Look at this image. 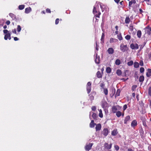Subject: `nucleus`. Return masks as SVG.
<instances>
[{"mask_svg":"<svg viewBox=\"0 0 151 151\" xmlns=\"http://www.w3.org/2000/svg\"><path fill=\"white\" fill-rule=\"evenodd\" d=\"M93 14L95 15V17H97L99 18L100 17V15L101 14V13L100 12L98 11V12L97 11L96 7L95 6H94L93 11Z\"/></svg>","mask_w":151,"mask_h":151,"instance_id":"nucleus-1","label":"nucleus"},{"mask_svg":"<svg viewBox=\"0 0 151 151\" xmlns=\"http://www.w3.org/2000/svg\"><path fill=\"white\" fill-rule=\"evenodd\" d=\"M120 49L121 51L124 52L127 51L128 50V48L127 45H124V44H121L120 46Z\"/></svg>","mask_w":151,"mask_h":151,"instance_id":"nucleus-2","label":"nucleus"},{"mask_svg":"<svg viewBox=\"0 0 151 151\" xmlns=\"http://www.w3.org/2000/svg\"><path fill=\"white\" fill-rule=\"evenodd\" d=\"M120 109V107L119 105L113 106L111 108V111L113 113H116L118 110Z\"/></svg>","mask_w":151,"mask_h":151,"instance_id":"nucleus-3","label":"nucleus"},{"mask_svg":"<svg viewBox=\"0 0 151 151\" xmlns=\"http://www.w3.org/2000/svg\"><path fill=\"white\" fill-rule=\"evenodd\" d=\"M93 145V143H89L88 144H86L85 147V150L86 151H88L91 149Z\"/></svg>","mask_w":151,"mask_h":151,"instance_id":"nucleus-4","label":"nucleus"},{"mask_svg":"<svg viewBox=\"0 0 151 151\" xmlns=\"http://www.w3.org/2000/svg\"><path fill=\"white\" fill-rule=\"evenodd\" d=\"M130 46L131 48L133 50L135 49H138L139 48L138 45L137 43H136L135 44H134L133 43H132L130 45Z\"/></svg>","mask_w":151,"mask_h":151,"instance_id":"nucleus-5","label":"nucleus"},{"mask_svg":"<svg viewBox=\"0 0 151 151\" xmlns=\"http://www.w3.org/2000/svg\"><path fill=\"white\" fill-rule=\"evenodd\" d=\"M112 144L110 143V145H109L107 143H105L104 144V147L107 150H109L111 148Z\"/></svg>","mask_w":151,"mask_h":151,"instance_id":"nucleus-6","label":"nucleus"},{"mask_svg":"<svg viewBox=\"0 0 151 151\" xmlns=\"http://www.w3.org/2000/svg\"><path fill=\"white\" fill-rule=\"evenodd\" d=\"M109 131L107 128H104L102 131V133L105 136H106L108 134Z\"/></svg>","mask_w":151,"mask_h":151,"instance_id":"nucleus-7","label":"nucleus"},{"mask_svg":"<svg viewBox=\"0 0 151 151\" xmlns=\"http://www.w3.org/2000/svg\"><path fill=\"white\" fill-rule=\"evenodd\" d=\"M145 29H147L146 33L148 35H150L151 34V27H150L149 26H147Z\"/></svg>","mask_w":151,"mask_h":151,"instance_id":"nucleus-8","label":"nucleus"},{"mask_svg":"<svg viewBox=\"0 0 151 151\" xmlns=\"http://www.w3.org/2000/svg\"><path fill=\"white\" fill-rule=\"evenodd\" d=\"M8 38L9 40H10L11 39V34L9 33H8L6 34L4 36V39L5 40H7Z\"/></svg>","mask_w":151,"mask_h":151,"instance_id":"nucleus-9","label":"nucleus"},{"mask_svg":"<svg viewBox=\"0 0 151 151\" xmlns=\"http://www.w3.org/2000/svg\"><path fill=\"white\" fill-rule=\"evenodd\" d=\"M118 41L117 39L114 38H111L109 40V43H115Z\"/></svg>","mask_w":151,"mask_h":151,"instance_id":"nucleus-10","label":"nucleus"},{"mask_svg":"<svg viewBox=\"0 0 151 151\" xmlns=\"http://www.w3.org/2000/svg\"><path fill=\"white\" fill-rule=\"evenodd\" d=\"M107 51L109 54H113L114 51V50L112 47L109 48Z\"/></svg>","mask_w":151,"mask_h":151,"instance_id":"nucleus-11","label":"nucleus"},{"mask_svg":"<svg viewBox=\"0 0 151 151\" xmlns=\"http://www.w3.org/2000/svg\"><path fill=\"white\" fill-rule=\"evenodd\" d=\"M96 131H97L100 130L101 128V124L99 123L97 124H96Z\"/></svg>","mask_w":151,"mask_h":151,"instance_id":"nucleus-12","label":"nucleus"},{"mask_svg":"<svg viewBox=\"0 0 151 151\" xmlns=\"http://www.w3.org/2000/svg\"><path fill=\"white\" fill-rule=\"evenodd\" d=\"M146 76L147 77H149L151 76V69L148 68L147 70L146 73Z\"/></svg>","mask_w":151,"mask_h":151,"instance_id":"nucleus-13","label":"nucleus"},{"mask_svg":"<svg viewBox=\"0 0 151 151\" xmlns=\"http://www.w3.org/2000/svg\"><path fill=\"white\" fill-rule=\"evenodd\" d=\"M137 125V122L135 120H134L132 122L131 124V126L132 127H134Z\"/></svg>","mask_w":151,"mask_h":151,"instance_id":"nucleus-14","label":"nucleus"},{"mask_svg":"<svg viewBox=\"0 0 151 151\" xmlns=\"http://www.w3.org/2000/svg\"><path fill=\"white\" fill-rule=\"evenodd\" d=\"M108 105L107 103L105 101H102V107L103 108L106 107Z\"/></svg>","mask_w":151,"mask_h":151,"instance_id":"nucleus-15","label":"nucleus"},{"mask_svg":"<svg viewBox=\"0 0 151 151\" xmlns=\"http://www.w3.org/2000/svg\"><path fill=\"white\" fill-rule=\"evenodd\" d=\"M130 119V117L129 116H126L124 119V124H127V122Z\"/></svg>","mask_w":151,"mask_h":151,"instance_id":"nucleus-16","label":"nucleus"},{"mask_svg":"<svg viewBox=\"0 0 151 151\" xmlns=\"http://www.w3.org/2000/svg\"><path fill=\"white\" fill-rule=\"evenodd\" d=\"M96 125V123H94V121L93 120H92L91 122L90 123V127L91 128H93L94 127L95 125Z\"/></svg>","mask_w":151,"mask_h":151,"instance_id":"nucleus-17","label":"nucleus"},{"mask_svg":"<svg viewBox=\"0 0 151 151\" xmlns=\"http://www.w3.org/2000/svg\"><path fill=\"white\" fill-rule=\"evenodd\" d=\"M97 77L98 78H102V74H101L100 71H98L96 73Z\"/></svg>","mask_w":151,"mask_h":151,"instance_id":"nucleus-18","label":"nucleus"},{"mask_svg":"<svg viewBox=\"0 0 151 151\" xmlns=\"http://www.w3.org/2000/svg\"><path fill=\"white\" fill-rule=\"evenodd\" d=\"M31 11V9L30 7L27 8L25 9V12L26 13L28 14Z\"/></svg>","mask_w":151,"mask_h":151,"instance_id":"nucleus-19","label":"nucleus"},{"mask_svg":"<svg viewBox=\"0 0 151 151\" xmlns=\"http://www.w3.org/2000/svg\"><path fill=\"white\" fill-rule=\"evenodd\" d=\"M9 15L13 19L17 20L16 16L14 14L12 13H10Z\"/></svg>","mask_w":151,"mask_h":151,"instance_id":"nucleus-20","label":"nucleus"},{"mask_svg":"<svg viewBox=\"0 0 151 151\" xmlns=\"http://www.w3.org/2000/svg\"><path fill=\"white\" fill-rule=\"evenodd\" d=\"M104 37H105V35H104V33H103L102 34V35H101V43H104Z\"/></svg>","mask_w":151,"mask_h":151,"instance_id":"nucleus-21","label":"nucleus"},{"mask_svg":"<svg viewBox=\"0 0 151 151\" xmlns=\"http://www.w3.org/2000/svg\"><path fill=\"white\" fill-rule=\"evenodd\" d=\"M142 35V32L141 30H138L137 32V37L140 38L141 37Z\"/></svg>","mask_w":151,"mask_h":151,"instance_id":"nucleus-22","label":"nucleus"},{"mask_svg":"<svg viewBox=\"0 0 151 151\" xmlns=\"http://www.w3.org/2000/svg\"><path fill=\"white\" fill-rule=\"evenodd\" d=\"M130 20L129 17H126L125 19V23L126 24H128L129 23Z\"/></svg>","mask_w":151,"mask_h":151,"instance_id":"nucleus-23","label":"nucleus"},{"mask_svg":"<svg viewBox=\"0 0 151 151\" xmlns=\"http://www.w3.org/2000/svg\"><path fill=\"white\" fill-rule=\"evenodd\" d=\"M118 133L117 130L114 129L111 132V135L113 136H115Z\"/></svg>","mask_w":151,"mask_h":151,"instance_id":"nucleus-24","label":"nucleus"},{"mask_svg":"<svg viewBox=\"0 0 151 151\" xmlns=\"http://www.w3.org/2000/svg\"><path fill=\"white\" fill-rule=\"evenodd\" d=\"M144 80V77L143 76H140L139 78V82H143Z\"/></svg>","mask_w":151,"mask_h":151,"instance_id":"nucleus-25","label":"nucleus"},{"mask_svg":"<svg viewBox=\"0 0 151 151\" xmlns=\"http://www.w3.org/2000/svg\"><path fill=\"white\" fill-rule=\"evenodd\" d=\"M117 37L119 40L121 41L123 40V37L120 33L117 35Z\"/></svg>","mask_w":151,"mask_h":151,"instance_id":"nucleus-26","label":"nucleus"},{"mask_svg":"<svg viewBox=\"0 0 151 151\" xmlns=\"http://www.w3.org/2000/svg\"><path fill=\"white\" fill-rule=\"evenodd\" d=\"M120 90L119 89H118L117 90L116 93L115 95V97H117L120 95Z\"/></svg>","mask_w":151,"mask_h":151,"instance_id":"nucleus-27","label":"nucleus"},{"mask_svg":"<svg viewBox=\"0 0 151 151\" xmlns=\"http://www.w3.org/2000/svg\"><path fill=\"white\" fill-rule=\"evenodd\" d=\"M129 71L127 70H125L124 71V76H128L129 75Z\"/></svg>","mask_w":151,"mask_h":151,"instance_id":"nucleus-28","label":"nucleus"},{"mask_svg":"<svg viewBox=\"0 0 151 151\" xmlns=\"http://www.w3.org/2000/svg\"><path fill=\"white\" fill-rule=\"evenodd\" d=\"M92 117L94 119L97 120L98 116L96 113H93L92 115Z\"/></svg>","mask_w":151,"mask_h":151,"instance_id":"nucleus-29","label":"nucleus"},{"mask_svg":"<svg viewBox=\"0 0 151 151\" xmlns=\"http://www.w3.org/2000/svg\"><path fill=\"white\" fill-rule=\"evenodd\" d=\"M116 115L118 117H119L122 115V113L120 111H118L116 113Z\"/></svg>","mask_w":151,"mask_h":151,"instance_id":"nucleus-30","label":"nucleus"},{"mask_svg":"<svg viewBox=\"0 0 151 151\" xmlns=\"http://www.w3.org/2000/svg\"><path fill=\"white\" fill-rule=\"evenodd\" d=\"M116 74L119 76H120L122 75V72L121 70L118 69L116 71Z\"/></svg>","mask_w":151,"mask_h":151,"instance_id":"nucleus-31","label":"nucleus"},{"mask_svg":"<svg viewBox=\"0 0 151 151\" xmlns=\"http://www.w3.org/2000/svg\"><path fill=\"white\" fill-rule=\"evenodd\" d=\"M115 64L117 65H119L121 64L120 60L119 59H117L115 61Z\"/></svg>","mask_w":151,"mask_h":151,"instance_id":"nucleus-32","label":"nucleus"},{"mask_svg":"<svg viewBox=\"0 0 151 151\" xmlns=\"http://www.w3.org/2000/svg\"><path fill=\"white\" fill-rule=\"evenodd\" d=\"M134 66L135 68H137L139 66V64L137 62H135L134 63Z\"/></svg>","mask_w":151,"mask_h":151,"instance_id":"nucleus-33","label":"nucleus"},{"mask_svg":"<svg viewBox=\"0 0 151 151\" xmlns=\"http://www.w3.org/2000/svg\"><path fill=\"white\" fill-rule=\"evenodd\" d=\"M106 72L108 73H110L111 72V69L110 68L108 67L106 68Z\"/></svg>","mask_w":151,"mask_h":151,"instance_id":"nucleus-34","label":"nucleus"},{"mask_svg":"<svg viewBox=\"0 0 151 151\" xmlns=\"http://www.w3.org/2000/svg\"><path fill=\"white\" fill-rule=\"evenodd\" d=\"M86 90L88 93L89 94L91 91V87L86 86Z\"/></svg>","mask_w":151,"mask_h":151,"instance_id":"nucleus-35","label":"nucleus"},{"mask_svg":"<svg viewBox=\"0 0 151 151\" xmlns=\"http://www.w3.org/2000/svg\"><path fill=\"white\" fill-rule=\"evenodd\" d=\"M99 116L101 118L103 117V114L101 109H100L99 110Z\"/></svg>","mask_w":151,"mask_h":151,"instance_id":"nucleus-36","label":"nucleus"},{"mask_svg":"<svg viewBox=\"0 0 151 151\" xmlns=\"http://www.w3.org/2000/svg\"><path fill=\"white\" fill-rule=\"evenodd\" d=\"M25 6L24 5H20L18 6V8L19 10L23 9L24 8Z\"/></svg>","mask_w":151,"mask_h":151,"instance_id":"nucleus-37","label":"nucleus"},{"mask_svg":"<svg viewBox=\"0 0 151 151\" xmlns=\"http://www.w3.org/2000/svg\"><path fill=\"white\" fill-rule=\"evenodd\" d=\"M100 86L102 88H104V87L105 86V84L104 82H102L101 83H100Z\"/></svg>","mask_w":151,"mask_h":151,"instance_id":"nucleus-38","label":"nucleus"},{"mask_svg":"<svg viewBox=\"0 0 151 151\" xmlns=\"http://www.w3.org/2000/svg\"><path fill=\"white\" fill-rule=\"evenodd\" d=\"M104 93L105 95H107L108 94V91L107 88H104Z\"/></svg>","mask_w":151,"mask_h":151,"instance_id":"nucleus-39","label":"nucleus"},{"mask_svg":"<svg viewBox=\"0 0 151 151\" xmlns=\"http://www.w3.org/2000/svg\"><path fill=\"white\" fill-rule=\"evenodd\" d=\"M133 63V62L132 60H131L127 63V65L128 66H130L132 65Z\"/></svg>","mask_w":151,"mask_h":151,"instance_id":"nucleus-40","label":"nucleus"},{"mask_svg":"<svg viewBox=\"0 0 151 151\" xmlns=\"http://www.w3.org/2000/svg\"><path fill=\"white\" fill-rule=\"evenodd\" d=\"M95 63L97 64H99V63L100 60L99 58H98L97 57L96 58L95 60Z\"/></svg>","mask_w":151,"mask_h":151,"instance_id":"nucleus-41","label":"nucleus"},{"mask_svg":"<svg viewBox=\"0 0 151 151\" xmlns=\"http://www.w3.org/2000/svg\"><path fill=\"white\" fill-rule=\"evenodd\" d=\"M125 38L127 40H129L130 39L131 37L130 35H128L125 36Z\"/></svg>","mask_w":151,"mask_h":151,"instance_id":"nucleus-42","label":"nucleus"},{"mask_svg":"<svg viewBox=\"0 0 151 151\" xmlns=\"http://www.w3.org/2000/svg\"><path fill=\"white\" fill-rule=\"evenodd\" d=\"M21 29V28L20 26L19 25H18L17 26V30L18 32H20Z\"/></svg>","mask_w":151,"mask_h":151,"instance_id":"nucleus-43","label":"nucleus"},{"mask_svg":"<svg viewBox=\"0 0 151 151\" xmlns=\"http://www.w3.org/2000/svg\"><path fill=\"white\" fill-rule=\"evenodd\" d=\"M148 93L150 96H151V87H150L149 88Z\"/></svg>","mask_w":151,"mask_h":151,"instance_id":"nucleus-44","label":"nucleus"},{"mask_svg":"<svg viewBox=\"0 0 151 151\" xmlns=\"http://www.w3.org/2000/svg\"><path fill=\"white\" fill-rule=\"evenodd\" d=\"M144 70H145L144 68L143 67L140 68V69H139L140 72L141 73H142L144 72Z\"/></svg>","mask_w":151,"mask_h":151,"instance_id":"nucleus-45","label":"nucleus"},{"mask_svg":"<svg viewBox=\"0 0 151 151\" xmlns=\"http://www.w3.org/2000/svg\"><path fill=\"white\" fill-rule=\"evenodd\" d=\"M114 147L116 150L118 151L119 150V148L118 145H114Z\"/></svg>","mask_w":151,"mask_h":151,"instance_id":"nucleus-46","label":"nucleus"},{"mask_svg":"<svg viewBox=\"0 0 151 151\" xmlns=\"http://www.w3.org/2000/svg\"><path fill=\"white\" fill-rule=\"evenodd\" d=\"M129 29L131 31H133L134 29V27L133 25L129 26Z\"/></svg>","mask_w":151,"mask_h":151,"instance_id":"nucleus-47","label":"nucleus"},{"mask_svg":"<svg viewBox=\"0 0 151 151\" xmlns=\"http://www.w3.org/2000/svg\"><path fill=\"white\" fill-rule=\"evenodd\" d=\"M46 11L47 13H50L51 12L50 9L49 8H47L46 9Z\"/></svg>","mask_w":151,"mask_h":151,"instance_id":"nucleus-48","label":"nucleus"},{"mask_svg":"<svg viewBox=\"0 0 151 151\" xmlns=\"http://www.w3.org/2000/svg\"><path fill=\"white\" fill-rule=\"evenodd\" d=\"M99 46L97 45V42L96 41V49L97 51L98 50H99Z\"/></svg>","mask_w":151,"mask_h":151,"instance_id":"nucleus-49","label":"nucleus"},{"mask_svg":"<svg viewBox=\"0 0 151 151\" xmlns=\"http://www.w3.org/2000/svg\"><path fill=\"white\" fill-rule=\"evenodd\" d=\"M127 108V104H125L124 105L123 107V110L124 111H125Z\"/></svg>","mask_w":151,"mask_h":151,"instance_id":"nucleus-50","label":"nucleus"},{"mask_svg":"<svg viewBox=\"0 0 151 151\" xmlns=\"http://www.w3.org/2000/svg\"><path fill=\"white\" fill-rule=\"evenodd\" d=\"M139 65L141 66H143L144 65V63L143 62L142 60H140V61L139 62Z\"/></svg>","mask_w":151,"mask_h":151,"instance_id":"nucleus-51","label":"nucleus"},{"mask_svg":"<svg viewBox=\"0 0 151 151\" xmlns=\"http://www.w3.org/2000/svg\"><path fill=\"white\" fill-rule=\"evenodd\" d=\"M59 22V19L58 18H57L55 20V24H58Z\"/></svg>","mask_w":151,"mask_h":151,"instance_id":"nucleus-52","label":"nucleus"},{"mask_svg":"<svg viewBox=\"0 0 151 151\" xmlns=\"http://www.w3.org/2000/svg\"><path fill=\"white\" fill-rule=\"evenodd\" d=\"M91 82H88L86 85V86L91 87Z\"/></svg>","mask_w":151,"mask_h":151,"instance_id":"nucleus-53","label":"nucleus"},{"mask_svg":"<svg viewBox=\"0 0 151 151\" xmlns=\"http://www.w3.org/2000/svg\"><path fill=\"white\" fill-rule=\"evenodd\" d=\"M96 109V107L95 106H93L91 107V109L93 111H95Z\"/></svg>","mask_w":151,"mask_h":151,"instance_id":"nucleus-54","label":"nucleus"},{"mask_svg":"<svg viewBox=\"0 0 151 151\" xmlns=\"http://www.w3.org/2000/svg\"><path fill=\"white\" fill-rule=\"evenodd\" d=\"M3 32L4 34H7V33H8V31L7 29H4L3 30Z\"/></svg>","mask_w":151,"mask_h":151,"instance_id":"nucleus-55","label":"nucleus"},{"mask_svg":"<svg viewBox=\"0 0 151 151\" xmlns=\"http://www.w3.org/2000/svg\"><path fill=\"white\" fill-rule=\"evenodd\" d=\"M133 4L132 1H129V6L131 7Z\"/></svg>","mask_w":151,"mask_h":151,"instance_id":"nucleus-56","label":"nucleus"},{"mask_svg":"<svg viewBox=\"0 0 151 151\" xmlns=\"http://www.w3.org/2000/svg\"><path fill=\"white\" fill-rule=\"evenodd\" d=\"M12 32L14 34H16L17 33V31L16 29H14L12 30Z\"/></svg>","mask_w":151,"mask_h":151,"instance_id":"nucleus-57","label":"nucleus"},{"mask_svg":"<svg viewBox=\"0 0 151 151\" xmlns=\"http://www.w3.org/2000/svg\"><path fill=\"white\" fill-rule=\"evenodd\" d=\"M137 86L135 85L133 86L132 87V90H134V89H135V88H136Z\"/></svg>","mask_w":151,"mask_h":151,"instance_id":"nucleus-58","label":"nucleus"},{"mask_svg":"<svg viewBox=\"0 0 151 151\" xmlns=\"http://www.w3.org/2000/svg\"><path fill=\"white\" fill-rule=\"evenodd\" d=\"M6 23L7 25H9L10 23V22L9 20H7Z\"/></svg>","mask_w":151,"mask_h":151,"instance_id":"nucleus-59","label":"nucleus"},{"mask_svg":"<svg viewBox=\"0 0 151 151\" xmlns=\"http://www.w3.org/2000/svg\"><path fill=\"white\" fill-rule=\"evenodd\" d=\"M14 40L15 41H17L18 40V39L17 37H14Z\"/></svg>","mask_w":151,"mask_h":151,"instance_id":"nucleus-60","label":"nucleus"},{"mask_svg":"<svg viewBox=\"0 0 151 151\" xmlns=\"http://www.w3.org/2000/svg\"><path fill=\"white\" fill-rule=\"evenodd\" d=\"M114 1L115 2L118 4L120 0H114Z\"/></svg>","mask_w":151,"mask_h":151,"instance_id":"nucleus-61","label":"nucleus"},{"mask_svg":"<svg viewBox=\"0 0 151 151\" xmlns=\"http://www.w3.org/2000/svg\"><path fill=\"white\" fill-rule=\"evenodd\" d=\"M90 98L91 100H93V99L94 97L93 95H91L90 97Z\"/></svg>","mask_w":151,"mask_h":151,"instance_id":"nucleus-62","label":"nucleus"},{"mask_svg":"<svg viewBox=\"0 0 151 151\" xmlns=\"http://www.w3.org/2000/svg\"><path fill=\"white\" fill-rule=\"evenodd\" d=\"M41 13L42 14H45V10H43L42 11Z\"/></svg>","mask_w":151,"mask_h":151,"instance_id":"nucleus-63","label":"nucleus"},{"mask_svg":"<svg viewBox=\"0 0 151 151\" xmlns=\"http://www.w3.org/2000/svg\"><path fill=\"white\" fill-rule=\"evenodd\" d=\"M128 151H133V150L131 148H129L128 150Z\"/></svg>","mask_w":151,"mask_h":151,"instance_id":"nucleus-64","label":"nucleus"}]
</instances>
